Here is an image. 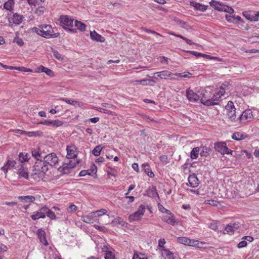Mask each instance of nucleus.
I'll return each instance as SVG.
<instances>
[{"label": "nucleus", "instance_id": "1", "mask_svg": "<svg viewBox=\"0 0 259 259\" xmlns=\"http://www.w3.org/2000/svg\"><path fill=\"white\" fill-rule=\"evenodd\" d=\"M58 163V158L55 153H51L44 157V160L37 159L34 165L36 173H46L49 169L48 166H55Z\"/></svg>", "mask_w": 259, "mask_h": 259}, {"label": "nucleus", "instance_id": "2", "mask_svg": "<svg viewBox=\"0 0 259 259\" xmlns=\"http://www.w3.org/2000/svg\"><path fill=\"white\" fill-rule=\"evenodd\" d=\"M73 19L68 16H62L60 17V25L62 27L72 33H75L76 29L72 28L73 26Z\"/></svg>", "mask_w": 259, "mask_h": 259}, {"label": "nucleus", "instance_id": "3", "mask_svg": "<svg viewBox=\"0 0 259 259\" xmlns=\"http://www.w3.org/2000/svg\"><path fill=\"white\" fill-rule=\"evenodd\" d=\"M210 5L219 11L225 12L230 14H232L234 12V10L231 7L217 1H213L210 2Z\"/></svg>", "mask_w": 259, "mask_h": 259}, {"label": "nucleus", "instance_id": "4", "mask_svg": "<svg viewBox=\"0 0 259 259\" xmlns=\"http://www.w3.org/2000/svg\"><path fill=\"white\" fill-rule=\"evenodd\" d=\"M225 108L227 110V115L230 120L234 122L239 120V119H237L238 117L236 115V109L232 101L228 102Z\"/></svg>", "mask_w": 259, "mask_h": 259}, {"label": "nucleus", "instance_id": "5", "mask_svg": "<svg viewBox=\"0 0 259 259\" xmlns=\"http://www.w3.org/2000/svg\"><path fill=\"white\" fill-rule=\"evenodd\" d=\"M76 163H78V162H73L72 160H69L68 162H65L60 166L58 168V170L63 174H69L70 170L75 167Z\"/></svg>", "mask_w": 259, "mask_h": 259}, {"label": "nucleus", "instance_id": "6", "mask_svg": "<svg viewBox=\"0 0 259 259\" xmlns=\"http://www.w3.org/2000/svg\"><path fill=\"white\" fill-rule=\"evenodd\" d=\"M214 148L216 151L221 153L222 154H232V151L228 149L225 143L218 142L214 144Z\"/></svg>", "mask_w": 259, "mask_h": 259}, {"label": "nucleus", "instance_id": "7", "mask_svg": "<svg viewBox=\"0 0 259 259\" xmlns=\"http://www.w3.org/2000/svg\"><path fill=\"white\" fill-rule=\"evenodd\" d=\"M253 118V114L252 111L248 109L242 112V113L239 115L237 119L243 123L250 121Z\"/></svg>", "mask_w": 259, "mask_h": 259}, {"label": "nucleus", "instance_id": "8", "mask_svg": "<svg viewBox=\"0 0 259 259\" xmlns=\"http://www.w3.org/2000/svg\"><path fill=\"white\" fill-rule=\"evenodd\" d=\"M145 209V206L143 205H141L137 211H136L133 215L129 216V220L131 221L139 220L144 214Z\"/></svg>", "mask_w": 259, "mask_h": 259}, {"label": "nucleus", "instance_id": "9", "mask_svg": "<svg viewBox=\"0 0 259 259\" xmlns=\"http://www.w3.org/2000/svg\"><path fill=\"white\" fill-rule=\"evenodd\" d=\"M243 15L246 19L250 21H257L259 20V12L245 11L243 13Z\"/></svg>", "mask_w": 259, "mask_h": 259}, {"label": "nucleus", "instance_id": "10", "mask_svg": "<svg viewBox=\"0 0 259 259\" xmlns=\"http://www.w3.org/2000/svg\"><path fill=\"white\" fill-rule=\"evenodd\" d=\"M43 37L46 38L55 37L58 36V33H53V29L51 25H45L42 27Z\"/></svg>", "mask_w": 259, "mask_h": 259}, {"label": "nucleus", "instance_id": "11", "mask_svg": "<svg viewBox=\"0 0 259 259\" xmlns=\"http://www.w3.org/2000/svg\"><path fill=\"white\" fill-rule=\"evenodd\" d=\"M67 155L66 158L69 160L70 159L75 158L77 156V152L75 146L71 145L66 147Z\"/></svg>", "mask_w": 259, "mask_h": 259}, {"label": "nucleus", "instance_id": "12", "mask_svg": "<svg viewBox=\"0 0 259 259\" xmlns=\"http://www.w3.org/2000/svg\"><path fill=\"white\" fill-rule=\"evenodd\" d=\"M200 96H202L200 98V101L203 104L210 106L212 104V101L210 100L211 96L209 92L205 91L204 93H201Z\"/></svg>", "mask_w": 259, "mask_h": 259}, {"label": "nucleus", "instance_id": "13", "mask_svg": "<svg viewBox=\"0 0 259 259\" xmlns=\"http://www.w3.org/2000/svg\"><path fill=\"white\" fill-rule=\"evenodd\" d=\"M177 241L180 243L184 245H188L189 246H196L198 244V241L191 240L189 238L184 237H178L177 238Z\"/></svg>", "mask_w": 259, "mask_h": 259}, {"label": "nucleus", "instance_id": "14", "mask_svg": "<svg viewBox=\"0 0 259 259\" xmlns=\"http://www.w3.org/2000/svg\"><path fill=\"white\" fill-rule=\"evenodd\" d=\"M155 74H157V76L159 77L161 79H166L169 77L170 79H176V77H175V73H172L167 70L157 72H156Z\"/></svg>", "mask_w": 259, "mask_h": 259}, {"label": "nucleus", "instance_id": "15", "mask_svg": "<svg viewBox=\"0 0 259 259\" xmlns=\"http://www.w3.org/2000/svg\"><path fill=\"white\" fill-rule=\"evenodd\" d=\"M17 174L20 178H24L26 179L28 178V172L27 168L22 164L19 163L17 167Z\"/></svg>", "mask_w": 259, "mask_h": 259}, {"label": "nucleus", "instance_id": "16", "mask_svg": "<svg viewBox=\"0 0 259 259\" xmlns=\"http://www.w3.org/2000/svg\"><path fill=\"white\" fill-rule=\"evenodd\" d=\"M186 96L188 100L191 102H196L200 100V95L197 94L189 89L186 91Z\"/></svg>", "mask_w": 259, "mask_h": 259}, {"label": "nucleus", "instance_id": "17", "mask_svg": "<svg viewBox=\"0 0 259 259\" xmlns=\"http://www.w3.org/2000/svg\"><path fill=\"white\" fill-rule=\"evenodd\" d=\"M188 182L190 186L193 188L197 187L199 184V181L195 175L189 176Z\"/></svg>", "mask_w": 259, "mask_h": 259}, {"label": "nucleus", "instance_id": "18", "mask_svg": "<svg viewBox=\"0 0 259 259\" xmlns=\"http://www.w3.org/2000/svg\"><path fill=\"white\" fill-rule=\"evenodd\" d=\"M37 235L40 242L43 244L47 245L48 242L46 237V232L42 229H38L37 232Z\"/></svg>", "mask_w": 259, "mask_h": 259}, {"label": "nucleus", "instance_id": "19", "mask_svg": "<svg viewBox=\"0 0 259 259\" xmlns=\"http://www.w3.org/2000/svg\"><path fill=\"white\" fill-rule=\"evenodd\" d=\"M96 215L95 213L91 212L90 214L83 215L81 217V220L87 223H93L95 221Z\"/></svg>", "mask_w": 259, "mask_h": 259}, {"label": "nucleus", "instance_id": "20", "mask_svg": "<svg viewBox=\"0 0 259 259\" xmlns=\"http://www.w3.org/2000/svg\"><path fill=\"white\" fill-rule=\"evenodd\" d=\"M90 35L91 38L93 40H96L97 41H99L101 42H104L105 41L104 37L97 33L95 31H91Z\"/></svg>", "mask_w": 259, "mask_h": 259}, {"label": "nucleus", "instance_id": "21", "mask_svg": "<svg viewBox=\"0 0 259 259\" xmlns=\"http://www.w3.org/2000/svg\"><path fill=\"white\" fill-rule=\"evenodd\" d=\"M36 72H45L48 75L50 76H54V73L53 71L48 68L44 67V66H40L36 69Z\"/></svg>", "mask_w": 259, "mask_h": 259}, {"label": "nucleus", "instance_id": "22", "mask_svg": "<svg viewBox=\"0 0 259 259\" xmlns=\"http://www.w3.org/2000/svg\"><path fill=\"white\" fill-rule=\"evenodd\" d=\"M239 228L238 224H229L225 228V231L227 233H232L237 230Z\"/></svg>", "mask_w": 259, "mask_h": 259}, {"label": "nucleus", "instance_id": "23", "mask_svg": "<svg viewBox=\"0 0 259 259\" xmlns=\"http://www.w3.org/2000/svg\"><path fill=\"white\" fill-rule=\"evenodd\" d=\"M162 220L164 222H166L168 224H170L172 226L175 225L176 222L175 221V216L174 214H171V215H170V217L167 215L163 216L162 218Z\"/></svg>", "mask_w": 259, "mask_h": 259}, {"label": "nucleus", "instance_id": "24", "mask_svg": "<svg viewBox=\"0 0 259 259\" xmlns=\"http://www.w3.org/2000/svg\"><path fill=\"white\" fill-rule=\"evenodd\" d=\"M97 172V167L95 166V165H93V166L92 167V168L90 169L87 170H81L79 173L80 176H84L87 175H93L94 174H96Z\"/></svg>", "mask_w": 259, "mask_h": 259}, {"label": "nucleus", "instance_id": "25", "mask_svg": "<svg viewBox=\"0 0 259 259\" xmlns=\"http://www.w3.org/2000/svg\"><path fill=\"white\" fill-rule=\"evenodd\" d=\"M23 19V16L22 15L16 13L13 14L12 20L16 25H19L22 22Z\"/></svg>", "mask_w": 259, "mask_h": 259}, {"label": "nucleus", "instance_id": "26", "mask_svg": "<svg viewBox=\"0 0 259 259\" xmlns=\"http://www.w3.org/2000/svg\"><path fill=\"white\" fill-rule=\"evenodd\" d=\"M142 167L144 170V171L147 174L148 176L151 178H152L154 176V173L150 170V166L147 163L143 164Z\"/></svg>", "mask_w": 259, "mask_h": 259}, {"label": "nucleus", "instance_id": "27", "mask_svg": "<svg viewBox=\"0 0 259 259\" xmlns=\"http://www.w3.org/2000/svg\"><path fill=\"white\" fill-rule=\"evenodd\" d=\"M148 195L153 198L158 197V194L155 187L152 186L149 188L148 190Z\"/></svg>", "mask_w": 259, "mask_h": 259}, {"label": "nucleus", "instance_id": "28", "mask_svg": "<svg viewBox=\"0 0 259 259\" xmlns=\"http://www.w3.org/2000/svg\"><path fill=\"white\" fill-rule=\"evenodd\" d=\"M30 155L25 153H20L19 155V161L21 163L27 161L30 158Z\"/></svg>", "mask_w": 259, "mask_h": 259}, {"label": "nucleus", "instance_id": "29", "mask_svg": "<svg viewBox=\"0 0 259 259\" xmlns=\"http://www.w3.org/2000/svg\"><path fill=\"white\" fill-rule=\"evenodd\" d=\"M19 164V163L15 161L8 160L6 164L3 166V168H5V167H8L9 168L13 167L15 169H17V166Z\"/></svg>", "mask_w": 259, "mask_h": 259}, {"label": "nucleus", "instance_id": "30", "mask_svg": "<svg viewBox=\"0 0 259 259\" xmlns=\"http://www.w3.org/2000/svg\"><path fill=\"white\" fill-rule=\"evenodd\" d=\"M245 137V135L239 132H236L234 133L232 136V139L236 141H239L242 139H244Z\"/></svg>", "mask_w": 259, "mask_h": 259}, {"label": "nucleus", "instance_id": "31", "mask_svg": "<svg viewBox=\"0 0 259 259\" xmlns=\"http://www.w3.org/2000/svg\"><path fill=\"white\" fill-rule=\"evenodd\" d=\"M200 152L199 147L194 148L191 152L190 156L192 159H196L198 157Z\"/></svg>", "mask_w": 259, "mask_h": 259}, {"label": "nucleus", "instance_id": "32", "mask_svg": "<svg viewBox=\"0 0 259 259\" xmlns=\"http://www.w3.org/2000/svg\"><path fill=\"white\" fill-rule=\"evenodd\" d=\"M74 25L78 29L80 30L81 31H83L85 30V25L80 21L75 20L74 22Z\"/></svg>", "mask_w": 259, "mask_h": 259}, {"label": "nucleus", "instance_id": "33", "mask_svg": "<svg viewBox=\"0 0 259 259\" xmlns=\"http://www.w3.org/2000/svg\"><path fill=\"white\" fill-rule=\"evenodd\" d=\"M13 3L14 2L13 0L9 1L4 4V7L5 9L12 12L13 10Z\"/></svg>", "mask_w": 259, "mask_h": 259}, {"label": "nucleus", "instance_id": "34", "mask_svg": "<svg viewBox=\"0 0 259 259\" xmlns=\"http://www.w3.org/2000/svg\"><path fill=\"white\" fill-rule=\"evenodd\" d=\"M18 199L20 200H24L26 202H32L35 200V197L33 196H19Z\"/></svg>", "mask_w": 259, "mask_h": 259}, {"label": "nucleus", "instance_id": "35", "mask_svg": "<svg viewBox=\"0 0 259 259\" xmlns=\"http://www.w3.org/2000/svg\"><path fill=\"white\" fill-rule=\"evenodd\" d=\"M103 149V147L101 145H98L95 147L92 151V153L96 156H99L101 153V150Z\"/></svg>", "mask_w": 259, "mask_h": 259}, {"label": "nucleus", "instance_id": "36", "mask_svg": "<svg viewBox=\"0 0 259 259\" xmlns=\"http://www.w3.org/2000/svg\"><path fill=\"white\" fill-rule=\"evenodd\" d=\"M51 50L53 54L54 57L59 60H63L64 57L61 54H60L57 50L54 49L53 48H51Z\"/></svg>", "mask_w": 259, "mask_h": 259}, {"label": "nucleus", "instance_id": "37", "mask_svg": "<svg viewBox=\"0 0 259 259\" xmlns=\"http://www.w3.org/2000/svg\"><path fill=\"white\" fill-rule=\"evenodd\" d=\"M45 0H27L29 5L36 6L41 5Z\"/></svg>", "mask_w": 259, "mask_h": 259}, {"label": "nucleus", "instance_id": "38", "mask_svg": "<svg viewBox=\"0 0 259 259\" xmlns=\"http://www.w3.org/2000/svg\"><path fill=\"white\" fill-rule=\"evenodd\" d=\"M147 81H149L150 82H155V81L153 80L142 79V80L133 81L132 82V83H133V85H137L138 84H142V85H145L147 84V83H146V82Z\"/></svg>", "mask_w": 259, "mask_h": 259}, {"label": "nucleus", "instance_id": "39", "mask_svg": "<svg viewBox=\"0 0 259 259\" xmlns=\"http://www.w3.org/2000/svg\"><path fill=\"white\" fill-rule=\"evenodd\" d=\"M42 134V133L40 131L29 132H25V133H24V134L26 135L27 136L30 137L40 136H41Z\"/></svg>", "mask_w": 259, "mask_h": 259}, {"label": "nucleus", "instance_id": "40", "mask_svg": "<svg viewBox=\"0 0 259 259\" xmlns=\"http://www.w3.org/2000/svg\"><path fill=\"white\" fill-rule=\"evenodd\" d=\"M192 74L188 72L183 73H175V77H176V79H177L178 77L190 78Z\"/></svg>", "mask_w": 259, "mask_h": 259}, {"label": "nucleus", "instance_id": "41", "mask_svg": "<svg viewBox=\"0 0 259 259\" xmlns=\"http://www.w3.org/2000/svg\"><path fill=\"white\" fill-rule=\"evenodd\" d=\"M40 211L39 210L36 212H35V214L31 215V218L33 220H36L40 218L44 219L45 218L44 216L41 214V213H40Z\"/></svg>", "mask_w": 259, "mask_h": 259}, {"label": "nucleus", "instance_id": "42", "mask_svg": "<svg viewBox=\"0 0 259 259\" xmlns=\"http://www.w3.org/2000/svg\"><path fill=\"white\" fill-rule=\"evenodd\" d=\"M111 223L113 225H121L122 226L123 225V220L119 217H117L115 219H114L111 222Z\"/></svg>", "mask_w": 259, "mask_h": 259}, {"label": "nucleus", "instance_id": "43", "mask_svg": "<svg viewBox=\"0 0 259 259\" xmlns=\"http://www.w3.org/2000/svg\"><path fill=\"white\" fill-rule=\"evenodd\" d=\"M221 97V96L218 93L216 94L213 95L212 96H211L210 98V100L212 101V104H211V105H217V104L214 102V101H218Z\"/></svg>", "mask_w": 259, "mask_h": 259}, {"label": "nucleus", "instance_id": "44", "mask_svg": "<svg viewBox=\"0 0 259 259\" xmlns=\"http://www.w3.org/2000/svg\"><path fill=\"white\" fill-rule=\"evenodd\" d=\"M231 15L232 14H226L225 17L228 22L234 23L235 22V17H236V16H235V15Z\"/></svg>", "mask_w": 259, "mask_h": 259}, {"label": "nucleus", "instance_id": "45", "mask_svg": "<svg viewBox=\"0 0 259 259\" xmlns=\"http://www.w3.org/2000/svg\"><path fill=\"white\" fill-rule=\"evenodd\" d=\"M210 149L206 147H203L202 150L199 152L201 156H207L209 154Z\"/></svg>", "mask_w": 259, "mask_h": 259}, {"label": "nucleus", "instance_id": "46", "mask_svg": "<svg viewBox=\"0 0 259 259\" xmlns=\"http://www.w3.org/2000/svg\"><path fill=\"white\" fill-rule=\"evenodd\" d=\"M52 126L53 127H58L62 126L63 122L59 120H52Z\"/></svg>", "mask_w": 259, "mask_h": 259}, {"label": "nucleus", "instance_id": "47", "mask_svg": "<svg viewBox=\"0 0 259 259\" xmlns=\"http://www.w3.org/2000/svg\"><path fill=\"white\" fill-rule=\"evenodd\" d=\"M105 259H114V256L110 251H106L104 253Z\"/></svg>", "mask_w": 259, "mask_h": 259}, {"label": "nucleus", "instance_id": "48", "mask_svg": "<svg viewBox=\"0 0 259 259\" xmlns=\"http://www.w3.org/2000/svg\"><path fill=\"white\" fill-rule=\"evenodd\" d=\"M47 215L48 217L53 220L56 219V215H55V213L50 209L48 210Z\"/></svg>", "mask_w": 259, "mask_h": 259}, {"label": "nucleus", "instance_id": "49", "mask_svg": "<svg viewBox=\"0 0 259 259\" xmlns=\"http://www.w3.org/2000/svg\"><path fill=\"white\" fill-rule=\"evenodd\" d=\"M49 209V208L48 207L45 206L41 207L39 210L40 211V213H41V214H42V215L44 216V217L45 218L46 214H47Z\"/></svg>", "mask_w": 259, "mask_h": 259}, {"label": "nucleus", "instance_id": "50", "mask_svg": "<svg viewBox=\"0 0 259 259\" xmlns=\"http://www.w3.org/2000/svg\"><path fill=\"white\" fill-rule=\"evenodd\" d=\"M93 212L95 213V215H96L97 217L101 215L102 214H105L107 212V210L105 209H101L99 210Z\"/></svg>", "mask_w": 259, "mask_h": 259}, {"label": "nucleus", "instance_id": "51", "mask_svg": "<svg viewBox=\"0 0 259 259\" xmlns=\"http://www.w3.org/2000/svg\"><path fill=\"white\" fill-rule=\"evenodd\" d=\"M45 10V9L44 7H38L36 9V10L35 11V13L36 14H37L38 15L40 16L44 13Z\"/></svg>", "mask_w": 259, "mask_h": 259}, {"label": "nucleus", "instance_id": "52", "mask_svg": "<svg viewBox=\"0 0 259 259\" xmlns=\"http://www.w3.org/2000/svg\"><path fill=\"white\" fill-rule=\"evenodd\" d=\"M77 209V207L74 204H70L67 208V210L68 212H72L75 211Z\"/></svg>", "mask_w": 259, "mask_h": 259}, {"label": "nucleus", "instance_id": "53", "mask_svg": "<svg viewBox=\"0 0 259 259\" xmlns=\"http://www.w3.org/2000/svg\"><path fill=\"white\" fill-rule=\"evenodd\" d=\"M31 153L32 156L35 158L36 161H37V159H39L38 157H40V155L38 151H37L35 150H34L32 151Z\"/></svg>", "mask_w": 259, "mask_h": 259}, {"label": "nucleus", "instance_id": "54", "mask_svg": "<svg viewBox=\"0 0 259 259\" xmlns=\"http://www.w3.org/2000/svg\"><path fill=\"white\" fill-rule=\"evenodd\" d=\"M209 228L212 230H216L218 229V223L216 222H212L209 225Z\"/></svg>", "mask_w": 259, "mask_h": 259}, {"label": "nucleus", "instance_id": "55", "mask_svg": "<svg viewBox=\"0 0 259 259\" xmlns=\"http://www.w3.org/2000/svg\"><path fill=\"white\" fill-rule=\"evenodd\" d=\"M133 259H146L144 256V255L142 254H138V253H135Z\"/></svg>", "mask_w": 259, "mask_h": 259}, {"label": "nucleus", "instance_id": "56", "mask_svg": "<svg viewBox=\"0 0 259 259\" xmlns=\"http://www.w3.org/2000/svg\"><path fill=\"white\" fill-rule=\"evenodd\" d=\"M142 29H143V30H144L146 32L151 33H153V34H156L157 35L161 36V35L160 34L157 33L156 32H155L154 30H152L149 29H148L147 28H145V27H142Z\"/></svg>", "mask_w": 259, "mask_h": 259}, {"label": "nucleus", "instance_id": "57", "mask_svg": "<svg viewBox=\"0 0 259 259\" xmlns=\"http://www.w3.org/2000/svg\"><path fill=\"white\" fill-rule=\"evenodd\" d=\"M247 241L246 240H243L238 244L237 246L238 248H240L245 247L247 245Z\"/></svg>", "mask_w": 259, "mask_h": 259}, {"label": "nucleus", "instance_id": "58", "mask_svg": "<svg viewBox=\"0 0 259 259\" xmlns=\"http://www.w3.org/2000/svg\"><path fill=\"white\" fill-rule=\"evenodd\" d=\"M17 70L20 71H23V72H31L32 70L30 69L26 68L24 67H18V68H17Z\"/></svg>", "mask_w": 259, "mask_h": 259}, {"label": "nucleus", "instance_id": "59", "mask_svg": "<svg viewBox=\"0 0 259 259\" xmlns=\"http://www.w3.org/2000/svg\"><path fill=\"white\" fill-rule=\"evenodd\" d=\"M14 42H15L18 45L20 46H22L24 45V42L22 39L19 38L15 39Z\"/></svg>", "mask_w": 259, "mask_h": 259}, {"label": "nucleus", "instance_id": "60", "mask_svg": "<svg viewBox=\"0 0 259 259\" xmlns=\"http://www.w3.org/2000/svg\"><path fill=\"white\" fill-rule=\"evenodd\" d=\"M165 243L164 239H160L158 241V246L161 248H165L164 244Z\"/></svg>", "mask_w": 259, "mask_h": 259}, {"label": "nucleus", "instance_id": "61", "mask_svg": "<svg viewBox=\"0 0 259 259\" xmlns=\"http://www.w3.org/2000/svg\"><path fill=\"white\" fill-rule=\"evenodd\" d=\"M41 124L46 125L48 126H52V120H45L40 122Z\"/></svg>", "mask_w": 259, "mask_h": 259}, {"label": "nucleus", "instance_id": "62", "mask_svg": "<svg viewBox=\"0 0 259 259\" xmlns=\"http://www.w3.org/2000/svg\"><path fill=\"white\" fill-rule=\"evenodd\" d=\"M187 52L189 53L190 54H191L194 56H196L197 57H201V56H202V53H198V52H194V51H189Z\"/></svg>", "mask_w": 259, "mask_h": 259}, {"label": "nucleus", "instance_id": "63", "mask_svg": "<svg viewBox=\"0 0 259 259\" xmlns=\"http://www.w3.org/2000/svg\"><path fill=\"white\" fill-rule=\"evenodd\" d=\"M223 85H225V84H223L220 87L219 92L218 93V94H219V95L221 96L224 95L225 93V89L224 87H223Z\"/></svg>", "mask_w": 259, "mask_h": 259}, {"label": "nucleus", "instance_id": "64", "mask_svg": "<svg viewBox=\"0 0 259 259\" xmlns=\"http://www.w3.org/2000/svg\"><path fill=\"white\" fill-rule=\"evenodd\" d=\"M206 204H209L212 206L217 205V201L213 200H208L205 201Z\"/></svg>", "mask_w": 259, "mask_h": 259}]
</instances>
